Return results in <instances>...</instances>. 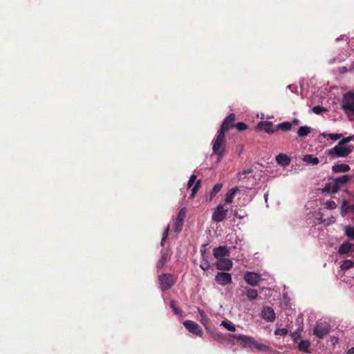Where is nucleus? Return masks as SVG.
<instances>
[{"label":"nucleus","instance_id":"obj_1","mask_svg":"<svg viewBox=\"0 0 354 354\" xmlns=\"http://www.w3.org/2000/svg\"><path fill=\"white\" fill-rule=\"evenodd\" d=\"M225 133L221 131H218L217 136L214 140L212 151L213 153L218 156L219 160L225 155V149L226 147Z\"/></svg>","mask_w":354,"mask_h":354},{"label":"nucleus","instance_id":"obj_2","mask_svg":"<svg viewBox=\"0 0 354 354\" xmlns=\"http://www.w3.org/2000/svg\"><path fill=\"white\" fill-rule=\"evenodd\" d=\"M353 150V147L352 145L348 146H341L337 145L333 148L328 150L327 155L334 157H341L344 158L347 157Z\"/></svg>","mask_w":354,"mask_h":354},{"label":"nucleus","instance_id":"obj_3","mask_svg":"<svg viewBox=\"0 0 354 354\" xmlns=\"http://www.w3.org/2000/svg\"><path fill=\"white\" fill-rule=\"evenodd\" d=\"M341 108L345 113L354 115V93L347 92L343 95Z\"/></svg>","mask_w":354,"mask_h":354},{"label":"nucleus","instance_id":"obj_4","mask_svg":"<svg viewBox=\"0 0 354 354\" xmlns=\"http://www.w3.org/2000/svg\"><path fill=\"white\" fill-rule=\"evenodd\" d=\"M158 281L160 283V288L163 292L171 288L174 283L173 276L170 274H160L158 277Z\"/></svg>","mask_w":354,"mask_h":354},{"label":"nucleus","instance_id":"obj_5","mask_svg":"<svg viewBox=\"0 0 354 354\" xmlns=\"http://www.w3.org/2000/svg\"><path fill=\"white\" fill-rule=\"evenodd\" d=\"M227 212L228 209H225L223 205L219 204L213 212L212 218L215 222H222L225 219Z\"/></svg>","mask_w":354,"mask_h":354},{"label":"nucleus","instance_id":"obj_6","mask_svg":"<svg viewBox=\"0 0 354 354\" xmlns=\"http://www.w3.org/2000/svg\"><path fill=\"white\" fill-rule=\"evenodd\" d=\"M330 332V326L326 323H317L313 328V335L322 339Z\"/></svg>","mask_w":354,"mask_h":354},{"label":"nucleus","instance_id":"obj_7","mask_svg":"<svg viewBox=\"0 0 354 354\" xmlns=\"http://www.w3.org/2000/svg\"><path fill=\"white\" fill-rule=\"evenodd\" d=\"M183 326L190 333H192L198 337H201L203 334L202 328L196 322H195L194 321L185 320L183 322Z\"/></svg>","mask_w":354,"mask_h":354},{"label":"nucleus","instance_id":"obj_8","mask_svg":"<svg viewBox=\"0 0 354 354\" xmlns=\"http://www.w3.org/2000/svg\"><path fill=\"white\" fill-rule=\"evenodd\" d=\"M232 337L241 342V346L243 348H252L254 339L253 337L246 336L245 335H230Z\"/></svg>","mask_w":354,"mask_h":354},{"label":"nucleus","instance_id":"obj_9","mask_svg":"<svg viewBox=\"0 0 354 354\" xmlns=\"http://www.w3.org/2000/svg\"><path fill=\"white\" fill-rule=\"evenodd\" d=\"M244 280L250 286H257L262 280L260 274L253 272H246L244 274Z\"/></svg>","mask_w":354,"mask_h":354},{"label":"nucleus","instance_id":"obj_10","mask_svg":"<svg viewBox=\"0 0 354 354\" xmlns=\"http://www.w3.org/2000/svg\"><path fill=\"white\" fill-rule=\"evenodd\" d=\"M232 275L225 272H219L215 276V281L221 286H225L232 282Z\"/></svg>","mask_w":354,"mask_h":354},{"label":"nucleus","instance_id":"obj_11","mask_svg":"<svg viewBox=\"0 0 354 354\" xmlns=\"http://www.w3.org/2000/svg\"><path fill=\"white\" fill-rule=\"evenodd\" d=\"M236 119L235 114L230 113L223 120L219 131L226 133L231 127H234V122Z\"/></svg>","mask_w":354,"mask_h":354},{"label":"nucleus","instance_id":"obj_12","mask_svg":"<svg viewBox=\"0 0 354 354\" xmlns=\"http://www.w3.org/2000/svg\"><path fill=\"white\" fill-rule=\"evenodd\" d=\"M186 216V209L185 208H182L177 216V218L174 223V231L176 232H180L182 230L183 221Z\"/></svg>","mask_w":354,"mask_h":354},{"label":"nucleus","instance_id":"obj_13","mask_svg":"<svg viewBox=\"0 0 354 354\" xmlns=\"http://www.w3.org/2000/svg\"><path fill=\"white\" fill-rule=\"evenodd\" d=\"M232 261L229 259H220L215 263L216 269L221 270H230L232 268Z\"/></svg>","mask_w":354,"mask_h":354},{"label":"nucleus","instance_id":"obj_14","mask_svg":"<svg viewBox=\"0 0 354 354\" xmlns=\"http://www.w3.org/2000/svg\"><path fill=\"white\" fill-rule=\"evenodd\" d=\"M261 317L267 322H274L276 319L275 313L270 306L263 307L261 311Z\"/></svg>","mask_w":354,"mask_h":354},{"label":"nucleus","instance_id":"obj_15","mask_svg":"<svg viewBox=\"0 0 354 354\" xmlns=\"http://www.w3.org/2000/svg\"><path fill=\"white\" fill-rule=\"evenodd\" d=\"M257 129H263L268 133H272L277 131L276 126L274 127L272 122L269 121L260 122L257 126Z\"/></svg>","mask_w":354,"mask_h":354},{"label":"nucleus","instance_id":"obj_16","mask_svg":"<svg viewBox=\"0 0 354 354\" xmlns=\"http://www.w3.org/2000/svg\"><path fill=\"white\" fill-rule=\"evenodd\" d=\"M230 251L226 246H219L213 250V255L215 258L220 259L229 256Z\"/></svg>","mask_w":354,"mask_h":354},{"label":"nucleus","instance_id":"obj_17","mask_svg":"<svg viewBox=\"0 0 354 354\" xmlns=\"http://www.w3.org/2000/svg\"><path fill=\"white\" fill-rule=\"evenodd\" d=\"M160 254H161L160 258L158 260V261L157 263V265H156L158 270H161L163 268V266H165V263L167 262V261L169 258V252H168L167 249H162V250H161Z\"/></svg>","mask_w":354,"mask_h":354},{"label":"nucleus","instance_id":"obj_18","mask_svg":"<svg viewBox=\"0 0 354 354\" xmlns=\"http://www.w3.org/2000/svg\"><path fill=\"white\" fill-rule=\"evenodd\" d=\"M353 251L354 244L350 243L348 242H344L339 246L338 253L339 254H345Z\"/></svg>","mask_w":354,"mask_h":354},{"label":"nucleus","instance_id":"obj_19","mask_svg":"<svg viewBox=\"0 0 354 354\" xmlns=\"http://www.w3.org/2000/svg\"><path fill=\"white\" fill-rule=\"evenodd\" d=\"M276 161L279 165L286 167L290 165L291 160L287 155L279 153L276 156Z\"/></svg>","mask_w":354,"mask_h":354},{"label":"nucleus","instance_id":"obj_20","mask_svg":"<svg viewBox=\"0 0 354 354\" xmlns=\"http://www.w3.org/2000/svg\"><path fill=\"white\" fill-rule=\"evenodd\" d=\"M338 185H336L335 181L333 180L331 182L327 183L323 188V192L335 194L339 191Z\"/></svg>","mask_w":354,"mask_h":354},{"label":"nucleus","instance_id":"obj_21","mask_svg":"<svg viewBox=\"0 0 354 354\" xmlns=\"http://www.w3.org/2000/svg\"><path fill=\"white\" fill-rule=\"evenodd\" d=\"M239 188L238 187H234L230 189L226 194L225 198V203H232L233 201V199L237 192H239Z\"/></svg>","mask_w":354,"mask_h":354},{"label":"nucleus","instance_id":"obj_22","mask_svg":"<svg viewBox=\"0 0 354 354\" xmlns=\"http://www.w3.org/2000/svg\"><path fill=\"white\" fill-rule=\"evenodd\" d=\"M223 187L222 183H217L216 184L211 192H209V196H206V201H212L213 198L221 191V188Z\"/></svg>","mask_w":354,"mask_h":354},{"label":"nucleus","instance_id":"obj_23","mask_svg":"<svg viewBox=\"0 0 354 354\" xmlns=\"http://www.w3.org/2000/svg\"><path fill=\"white\" fill-rule=\"evenodd\" d=\"M350 170V167L346 164H336L332 167L334 173L346 172Z\"/></svg>","mask_w":354,"mask_h":354},{"label":"nucleus","instance_id":"obj_24","mask_svg":"<svg viewBox=\"0 0 354 354\" xmlns=\"http://www.w3.org/2000/svg\"><path fill=\"white\" fill-rule=\"evenodd\" d=\"M350 176L343 175L342 176L333 179V180L335 181V185H338L339 189L342 185L346 184L350 180Z\"/></svg>","mask_w":354,"mask_h":354},{"label":"nucleus","instance_id":"obj_25","mask_svg":"<svg viewBox=\"0 0 354 354\" xmlns=\"http://www.w3.org/2000/svg\"><path fill=\"white\" fill-rule=\"evenodd\" d=\"M310 343L308 340H301L299 345L298 348L300 351H302L306 353H310V351L309 350Z\"/></svg>","mask_w":354,"mask_h":354},{"label":"nucleus","instance_id":"obj_26","mask_svg":"<svg viewBox=\"0 0 354 354\" xmlns=\"http://www.w3.org/2000/svg\"><path fill=\"white\" fill-rule=\"evenodd\" d=\"M303 160H304V162H305L308 164L313 165H316L319 164V162L318 158L315 157L310 154L305 155L303 158Z\"/></svg>","mask_w":354,"mask_h":354},{"label":"nucleus","instance_id":"obj_27","mask_svg":"<svg viewBox=\"0 0 354 354\" xmlns=\"http://www.w3.org/2000/svg\"><path fill=\"white\" fill-rule=\"evenodd\" d=\"M311 132V128L308 126L300 127L297 130V135L300 138H304L307 136Z\"/></svg>","mask_w":354,"mask_h":354},{"label":"nucleus","instance_id":"obj_28","mask_svg":"<svg viewBox=\"0 0 354 354\" xmlns=\"http://www.w3.org/2000/svg\"><path fill=\"white\" fill-rule=\"evenodd\" d=\"M252 347L255 348L258 351L260 352H269L271 351V348L267 345L260 344L254 339Z\"/></svg>","mask_w":354,"mask_h":354},{"label":"nucleus","instance_id":"obj_29","mask_svg":"<svg viewBox=\"0 0 354 354\" xmlns=\"http://www.w3.org/2000/svg\"><path fill=\"white\" fill-rule=\"evenodd\" d=\"M291 128H292V124H291V122H288V121L279 123L276 126L277 131L282 130L284 131H287L290 130Z\"/></svg>","mask_w":354,"mask_h":354},{"label":"nucleus","instance_id":"obj_30","mask_svg":"<svg viewBox=\"0 0 354 354\" xmlns=\"http://www.w3.org/2000/svg\"><path fill=\"white\" fill-rule=\"evenodd\" d=\"M320 136L324 137L325 138H328L333 140H336L340 139L342 137V133H327L326 132H323V133H320Z\"/></svg>","mask_w":354,"mask_h":354},{"label":"nucleus","instance_id":"obj_31","mask_svg":"<svg viewBox=\"0 0 354 354\" xmlns=\"http://www.w3.org/2000/svg\"><path fill=\"white\" fill-rule=\"evenodd\" d=\"M246 296L249 300H254L258 297V292L255 289L248 288L246 290Z\"/></svg>","mask_w":354,"mask_h":354},{"label":"nucleus","instance_id":"obj_32","mask_svg":"<svg viewBox=\"0 0 354 354\" xmlns=\"http://www.w3.org/2000/svg\"><path fill=\"white\" fill-rule=\"evenodd\" d=\"M201 187V180H198L196 181L194 187L192 189V193L190 194V198H193L196 196L197 192Z\"/></svg>","mask_w":354,"mask_h":354},{"label":"nucleus","instance_id":"obj_33","mask_svg":"<svg viewBox=\"0 0 354 354\" xmlns=\"http://www.w3.org/2000/svg\"><path fill=\"white\" fill-rule=\"evenodd\" d=\"M198 311L200 314V316H201V323L204 326H207L209 324V319H208V317L206 316V315L205 314L204 311L201 310L200 308L198 309Z\"/></svg>","mask_w":354,"mask_h":354},{"label":"nucleus","instance_id":"obj_34","mask_svg":"<svg viewBox=\"0 0 354 354\" xmlns=\"http://www.w3.org/2000/svg\"><path fill=\"white\" fill-rule=\"evenodd\" d=\"M353 262L351 260H345L342 262V263L340 266V268L342 270H348L350 268H353Z\"/></svg>","mask_w":354,"mask_h":354},{"label":"nucleus","instance_id":"obj_35","mask_svg":"<svg viewBox=\"0 0 354 354\" xmlns=\"http://www.w3.org/2000/svg\"><path fill=\"white\" fill-rule=\"evenodd\" d=\"M221 326H224L227 330L234 332L236 328L235 326L229 321H223Z\"/></svg>","mask_w":354,"mask_h":354},{"label":"nucleus","instance_id":"obj_36","mask_svg":"<svg viewBox=\"0 0 354 354\" xmlns=\"http://www.w3.org/2000/svg\"><path fill=\"white\" fill-rule=\"evenodd\" d=\"M200 268L204 271L208 270L212 268V266L209 261V260L202 261L200 264Z\"/></svg>","mask_w":354,"mask_h":354},{"label":"nucleus","instance_id":"obj_37","mask_svg":"<svg viewBox=\"0 0 354 354\" xmlns=\"http://www.w3.org/2000/svg\"><path fill=\"white\" fill-rule=\"evenodd\" d=\"M214 339L221 344H223L226 341V337L219 333L214 335Z\"/></svg>","mask_w":354,"mask_h":354},{"label":"nucleus","instance_id":"obj_38","mask_svg":"<svg viewBox=\"0 0 354 354\" xmlns=\"http://www.w3.org/2000/svg\"><path fill=\"white\" fill-rule=\"evenodd\" d=\"M345 234L350 239H354V227H346Z\"/></svg>","mask_w":354,"mask_h":354},{"label":"nucleus","instance_id":"obj_39","mask_svg":"<svg viewBox=\"0 0 354 354\" xmlns=\"http://www.w3.org/2000/svg\"><path fill=\"white\" fill-rule=\"evenodd\" d=\"M312 110H313V113L317 115H319V114L322 113V112H326L327 111V109L326 108L321 106L319 105L315 106Z\"/></svg>","mask_w":354,"mask_h":354},{"label":"nucleus","instance_id":"obj_40","mask_svg":"<svg viewBox=\"0 0 354 354\" xmlns=\"http://www.w3.org/2000/svg\"><path fill=\"white\" fill-rule=\"evenodd\" d=\"M169 231V225H167V227L165 228L164 232H163L162 237V239H161L160 245H161L162 247L164 246L165 242L166 239L168 237Z\"/></svg>","mask_w":354,"mask_h":354},{"label":"nucleus","instance_id":"obj_41","mask_svg":"<svg viewBox=\"0 0 354 354\" xmlns=\"http://www.w3.org/2000/svg\"><path fill=\"white\" fill-rule=\"evenodd\" d=\"M234 127L237 129V130H239V131H243L245 129H248V125L243 122H239L238 123H236Z\"/></svg>","mask_w":354,"mask_h":354},{"label":"nucleus","instance_id":"obj_42","mask_svg":"<svg viewBox=\"0 0 354 354\" xmlns=\"http://www.w3.org/2000/svg\"><path fill=\"white\" fill-rule=\"evenodd\" d=\"M325 207L328 209H333L336 208L337 205L334 201H328L324 204Z\"/></svg>","mask_w":354,"mask_h":354},{"label":"nucleus","instance_id":"obj_43","mask_svg":"<svg viewBox=\"0 0 354 354\" xmlns=\"http://www.w3.org/2000/svg\"><path fill=\"white\" fill-rule=\"evenodd\" d=\"M353 136H348L346 138H344L338 142L337 145H341V146H344L346 144H347L348 142L353 140Z\"/></svg>","mask_w":354,"mask_h":354},{"label":"nucleus","instance_id":"obj_44","mask_svg":"<svg viewBox=\"0 0 354 354\" xmlns=\"http://www.w3.org/2000/svg\"><path fill=\"white\" fill-rule=\"evenodd\" d=\"M288 333V330L286 328H279L274 331V334L276 335H280V336H284V335H287Z\"/></svg>","mask_w":354,"mask_h":354},{"label":"nucleus","instance_id":"obj_45","mask_svg":"<svg viewBox=\"0 0 354 354\" xmlns=\"http://www.w3.org/2000/svg\"><path fill=\"white\" fill-rule=\"evenodd\" d=\"M205 247H206V244H203L201 249V256H202V259H203L202 261L209 260V255L205 254V250H206Z\"/></svg>","mask_w":354,"mask_h":354},{"label":"nucleus","instance_id":"obj_46","mask_svg":"<svg viewBox=\"0 0 354 354\" xmlns=\"http://www.w3.org/2000/svg\"><path fill=\"white\" fill-rule=\"evenodd\" d=\"M170 308L172 309V310L176 315H180L181 313V310L176 306L174 301H171Z\"/></svg>","mask_w":354,"mask_h":354},{"label":"nucleus","instance_id":"obj_47","mask_svg":"<svg viewBox=\"0 0 354 354\" xmlns=\"http://www.w3.org/2000/svg\"><path fill=\"white\" fill-rule=\"evenodd\" d=\"M196 180V175H194V174L192 175L189 179L188 183H187V187L190 188L191 187H192V185L196 183L195 182Z\"/></svg>","mask_w":354,"mask_h":354},{"label":"nucleus","instance_id":"obj_48","mask_svg":"<svg viewBox=\"0 0 354 354\" xmlns=\"http://www.w3.org/2000/svg\"><path fill=\"white\" fill-rule=\"evenodd\" d=\"M291 124H292V126H296V125H298L299 123V120L297 119V118H294L291 122Z\"/></svg>","mask_w":354,"mask_h":354},{"label":"nucleus","instance_id":"obj_49","mask_svg":"<svg viewBox=\"0 0 354 354\" xmlns=\"http://www.w3.org/2000/svg\"><path fill=\"white\" fill-rule=\"evenodd\" d=\"M346 212L351 211V212H354V203L351 205L347 206L346 207Z\"/></svg>","mask_w":354,"mask_h":354},{"label":"nucleus","instance_id":"obj_50","mask_svg":"<svg viewBox=\"0 0 354 354\" xmlns=\"http://www.w3.org/2000/svg\"><path fill=\"white\" fill-rule=\"evenodd\" d=\"M251 172H252V170H251V169H247V170H243V171H242V174H250V173H251Z\"/></svg>","mask_w":354,"mask_h":354},{"label":"nucleus","instance_id":"obj_51","mask_svg":"<svg viewBox=\"0 0 354 354\" xmlns=\"http://www.w3.org/2000/svg\"><path fill=\"white\" fill-rule=\"evenodd\" d=\"M347 354H354V347L349 349L347 352Z\"/></svg>","mask_w":354,"mask_h":354}]
</instances>
